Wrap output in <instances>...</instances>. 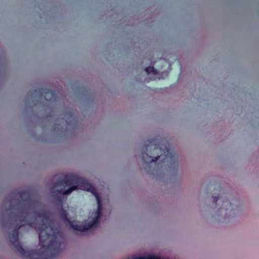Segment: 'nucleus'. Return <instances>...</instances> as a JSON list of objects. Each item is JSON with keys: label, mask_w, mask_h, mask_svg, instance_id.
Instances as JSON below:
<instances>
[{"label": "nucleus", "mask_w": 259, "mask_h": 259, "mask_svg": "<svg viewBox=\"0 0 259 259\" xmlns=\"http://www.w3.org/2000/svg\"><path fill=\"white\" fill-rule=\"evenodd\" d=\"M21 200L12 205L13 199L2 203L9 207L0 213L3 227L13 226L9 233L11 244L23 256L29 259H52L65 247L63 233L54 227L50 213L44 209L34 210L37 203L30 191H19Z\"/></svg>", "instance_id": "nucleus-1"}, {"label": "nucleus", "mask_w": 259, "mask_h": 259, "mask_svg": "<svg viewBox=\"0 0 259 259\" xmlns=\"http://www.w3.org/2000/svg\"><path fill=\"white\" fill-rule=\"evenodd\" d=\"M50 192L61 204V217L74 231L84 232L98 226L102 213V201L87 180L72 174H61Z\"/></svg>", "instance_id": "nucleus-2"}, {"label": "nucleus", "mask_w": 259, "mask_h": 259, "mask_svg": "<svg viewBox=\"0 0 259 259\" xmlns=\"http://www.w3.org/2000/svg\"><path fill=\"white\" fill-rule=\"evenodd\" d=\"M142 148V158L147 163V171L149 173L157 171L167 166L170 169L178 171V156L175 152L166 146L163 148L155 139L147 141Z\"/></svg>", "instance_id": "nucleus-3"}, {"label": "nucleus", "mask_w": 259, "mask_h": 259, "mask_svg": "<svg viewBox=\"0 0 259 259\" xmlns=\"http://www.w3.org/2000/svg\"><path fill=\"white\" fill-rule=\"evenodd\" d=\"M27 96L28 98H34L37 102H41L44 99L52 104L56 102L58 98L57 94L55 91L42 88L29 91Z\"/></svg>", "instance_id": "nucleus-4"}, {"label": "nucleus", "mask_w": 259, "mask_h": 259, "mask_svg": "<svg viewBox=\"0 0 259 259\" xmlns=\"http://www.w3.org/2000/svg\"><path fill=\"white\" fill-rule=\"evenodd\" d=\"M145 71L147 72V74H150L151 73H153L154 76L152 77L151 79H155L157 78L156 76L158 75V71L155 69L154 67H147L145 69Z\"/></svg>", "instance_id": "nucleus-5"}, {"label": "nucleus", "mask_w": 259, "mask_h": 259, "mask_svg": "<svg viewBox=\"0 0 259 259\" xmlns=\"http://www.w3.org/2000/svg\"><path fill=\"white\" fill-rule=\"evenodd\" d=\"M127 259H162L160 257L154 255H147L143 256H134L132 258H127Z\"/></svg>", "instance_id": "nucleus-6"}, {"label": "nucleus", "mask_w": 259, "mask_h": 259, "mask_svg": "<svg viewBox=\"0 0 259 259\" xmlns=\"http://www.w3.org/2000/svg\"><path fill=\"white\" fill-rule=\"evenodd\" d=\"M61 126V125L59 124L55 125L53 129L54 131L57 133L59 132L60 133H62V128Z\"/></svg>", "instance_id": "nucleus-7"}, {"label": "nucleus", "mask_w": 259, "mask_h": 259, "mask_svg": "<svg viewBox=\"0 0 259 259\" xmlns=\"http://www.w3.org/2000/svg\"><path fill=\"white\" fill-rule=\"evenodd\" d=\"M224 204H227V206H228L229 207H230L232 205L231 203H230L228 200H225L224 201Z\"/></svg>", "instance_id": "nucleus-8"}, {"label": "nucleus", "mask_w": 259, "mask_h": 259, "mask_svg": "<svg viewBox=\"0 0 259 259\" xmlns=\"http://www.w3.org/2000/svg\"><path fill=\"white\" fill-rule=\"evenodd\" d=\"M213 202L214 203H216L219 199V197L214 196V197H213Z\"/></svg>", "instance_id": "nucleus-9"}, {"label": "nucleus", "mask_w": 259, "mask_h": 259, "mask_svg": "<svg viewBox=\"0 0 259 259\" xmlns=\"http://www.w3.org/2000/svg\"><path fill=\"white\" fill-rule=\"evenodd\" d=\"M24 102H25V104L26 105L27 104H28V101H27V99H25V101H24Z\"/></svg>", "instance_id": "nucleus-10"}, {"label": "nucleus", "mask_w": 259, "mask_h": 259, "mask_svg": "<svg viewBox=\"0 0 259 259\" xmlns=\"http://www.w3.org/2000/svg\"><path fill=\"white\" fill-rule=\"evenodd\" d=\"M15 192H12V193L10 194V195H15Z\"/></svg>", "instance_id": "nucleus-11"}, {"label": "nucleus", "mask_w": 259, "mask_h": 259, "mask_svg": "<svg viewBox=\"0 0 259 259\" xmlns=\"http://www.w3.org/2000/svg\"><path fill=\"white\" fill-rule=\"evenodd\" d=\"M65 121H66V123H67V124H68V121H67V120H65Z\"/></svg>", "instance_id": "nucleus-12"}]
</instances>
